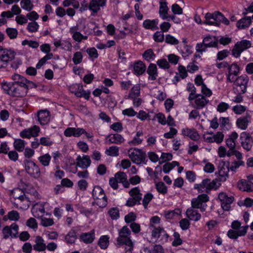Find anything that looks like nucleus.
Returning <instances> with one entry per match:
<instances>
[{
    "instance_id": "obj_1",
    "label": "nucleus",
    "mask_w": 253,
    "mask_h": 253,
    "mask_svg": "<svg viewBox=\"0 0 253 253\" xmlns=\"http://www.w3.org/2000/svg\"><path fill=\"white\" fill-rule=\"evenodd\" d=\"M1 87L5 93L13 97H24L28 92L27 86H23L13 83L3 82Z\"/></svg>"
},
{
    "instance_id": "obj_2",
    "label": "nucleus",
    "mask_w": 253,
    "mask_h": 253,
    "mask_svg": "<svg viewBox=\"0 0 253 253\" xmlns=\"http://www.w3.org/2000/svg\"><path fill=\"white\" fill-rule=\"evenodd\" d=\"M131 232L126 226H123L119 232V237L117 239V245H125V253H131L133 249V244L130 239Z\"/></svg>"
},
{
    "instance_id": "obj_3",
    "label": "nucleus",
    "mask_w": 253,
    "mask_h": 253,
    "mask_svg": "<svg viewBox=\"0 0 253 253\" xmlns=\"http://www.w3.org/2000/svg\"><path fill=\"white\" fill-rule=\"evenodd\" d=\"M205 20L203 22L205 24L218 26L221 22L228 25L229 21L219 11H215L213 13H207L205 15Z\"/></svg>"
},
{
    "instance_id": "obj_4",
    "label": "nucleus",
    "mask_w": 253,
    "mask_h": 253,
    "mask_svg": "<svg viewBox=\"0 0 253 253\" xmlns=\"http://www.w3.org/2000/svg\"><path fill=\"white\" fill-rule=\"evenodd\" d=\"M127 154L133 163L136 165L146 163V154L142 149L131 148L128 150Z\"/></svg>"
},
{
    "instance_id": "obj_5",
    "label": "nucleus",
    "mask_w": 253,
    "mask_h": 253,
    "mask_svg": "<svg viewBox=\"0 0 253 253\" xmlns=\"http://www.w3.org/2000/svg\"><path fill=\"white\" fill-rule=\"evenodd\" d=\"M94 203L100 208H104L107 204L106 195L103 189L99 186H94L92 192Z\"/></svg>"
},
{
    "instance_id": "obj_6",
    "label": "nucleus",
    "mask_w": 253,
    "mask_h": 253,
    "mask_svg": "<svg viewBox=\"0 0 253 253\" xmlns=\"http://www.w3.org/2000/svg\"><path fill=\"white\" fill-rule=\"evenodd\" d=\"M209 201V196L205 194L198 195L197 198H193L191 200V207L195 209H200L201 212L206 210L207 205L203 204Z\"/></svg>"
},
{
    "instance_id": "obj_7",
    "label": "nucleus",
    "mask_w": 253,
    "mask_h": 253,
    "mask_svg": "<svg viewBox=\"0 0 253 253\" xmlns=\"http://www.w3.org/2000/svg\"><path fill=\"white\" fill-rule=\"evenodd\" d=\"M216 182L214 180L211 181L209 178H206L199 184H195L194 188L199 193L208 192L215 186Z\"/></svg>"
},
{
    "instance_id": "obj_8",
    "label": "nucleus",
    "mask_w": 253,
    "mask_h": 253,
    "mask_svg": "<svg viewBox=\"0 0 253 253\" xmlns=\"http://www.w3.org/2000/svg\"><path fill=\"white\" fill-rule=\"evenodd\" d=\"M25 170L27 173L34 178L38 179L41 177V173L39 167L33 161L26 160L25 161Z\"/></svg>"
},
{
    "instance_id": "obj_9",
    "label": "nucleus",
    "mask_w": 253,
    "mask_h": 253,
    "mask_svg": "<svg viewBox=\"0 0 253 253\" xmlns=\"http://www.w3.org/2000/svg\"><path fill=\"white\" fill-rule=\"evenodd\" d=\"M251 45L252 43L251 42L246 40L237 42L232 50V55L236 58L239 57L241 53L243 51L250 48Z\"/></svg>"
},
{
    "instance_id": "obj_10",
    "label": "nucleus",
    "mask_w": 253,
    "mask_h": 253,
    "mask_svg": "<svg viewBox=\"0 0 253 253\" xmlns=\"http://www.w3.org/2000/svg\"><path fill=\"white\" fill-rule=\"evenodd\" d=\"M248 80L249 79L247 76H241L239 77L234 82L236 87H234V89L237 93H245Z\"/></svg>"
},
{
    "instance_id": "obj_11",
    "label": "nucleus",
    "mask_w": 253,
    "mask_h": 253,
    "mask_svg": "<svg viewBox=\"0 0 253 253\" xmlns=\"http://www.w3.org/2000/svg\"><path fill=\"white\" fill-rule=\"evenodd\" d=\"M218 169L220 181H225L229 176L228 173L229 170H230L229 162L220 161L219 163Z\"/></svg>"
},
{
    "instance_id": "obj_12",
    "label": "nucleus",
    "mask_w": 253,
    "mask_h": 253,
    "mask_svg": "<svg viewBox=\"0 0 253 253\" xmlns=\"http://www.w3.org/2000/svg\"><path fill=\"white\" fill-rule=\"evenodd\" d=\"M72 92L78 97H84L88 100L90 97V91H86L83 89V86L78 84H73L70 87Z\"/></svg>"
},
{
    "instance_id": "obj_13",
    "label": "nucleus",
    "mask_w": 253,
    "mask_h": 253,
    "mask_svg": "<svg viewBox=\"0 0 253 253\" xmlns=\"http://www.w3.org/2000/svg\"><path fill=\"white\" fill-rule=\"evenodd\" d=\"M107 0H91L89 5L86 3L85 8H88L94 13H96L100 9L101 7H104L106 5Z\"/></svg>"
},
{
    "instance_id": "obj_14",
    "label": "nucleus",
    "mask_w": 253,
    "mask_h": 253,
    "mask_svg": "<svg viewBox=\"0 0 253 253\" xmlns=\"http://www.w3.org/2000/svg\"><path fill=\"white\" fill-rule=\"evenodd\" d=\"M23 193V191L21 190V189L19 188H16L14 189V190L12 192V193L13 194V197L15 200H17V205H19L20 207V208L22 209H27L29 207V205L27 203L26 205H22L21 204V203L22 202L26 201L27 203L29 202L28 198L26 196L24 193H23L22 195H19V196H16L17 193H20L22 194Z\"/></svg>"
},
{
    "instance_id": "obj_15",
    "label": "nucleus",
    "mask_w": 253,
    "mask_h": 253,
    "mask_svg": "<svg viewBox=\"0 0 253 253\" xmlns=\"http://www.w3.org/2000/svg\"><path fill=\"white\" fill-rule=\"evenodd\" d=\"M18 233V226L15 224H12L10 226H6L2 230L3 238L5 239L10 236L16 237Z\"/></svg>"
},
{
    "instance_id": "obj_16",
    "label": "nucleus",
    "mask_w": 253,
    "mask_h": 253,
    "mask_svg": "<svg viewBox=\"0 0 253 253\" xmlns=\"http://www.w3.org/2000/svg\"><path fill=\"white\" fill-rule=\"evenodd\" d=\"M15 55V52L11 49L3 48L0 46V59L6 64L9 61L13 60Z\"/></svg>"
},
{
    "instance_id": "obj_17",
    "label": "nucleus",
    "mask_w": 253,
    "mask_h": 253,
    "mask_svg": "<svg viewBox=\"0 0 253 253\" xmlns=\"http://www.w3.org/2000/svg\"><path fill=\"white\" fill-rule=\"evenodd\" d=\"M40 130V127L34 126L32 127L26 128L20 133V136L22 138H30L31 137H36L38 135Z\"/></svg>"
},
{
    "instance_id": "obj_18",
    "label": "nucleus",
    "mask_w": 253,
    "mask_h": 253,
    "mask_svg": "<svg viewBox=\"0 0 253 253\" xmlns=\"http://www.w3.org/2000/svg\"><path fill=\"white\" fill-rule=\"evenodd\" d=\"M240 139L243 148L247 151H250L252 147L253 142L250 138L249 133L246 132H242Z\"/></svg>"
},
{
    "instance_id": "obj_19",
    "label": "nucleus",
    "mask_w": 253,
    "mask_h": 253,
    "mask_svg": "<svg viewBox=\"0 0 253 253\" xmlns=\"http://www.w3.org/2000/svg\"><path fill=\"white\" fill-rule=\"evenodd\" d=\"M79 27L78 25L70 28L69 32L72 35L73 39L78 42H80L82 40L87 39V36L82 35L79 31Z\"/></svg>"
},
{
    "instance_id": "obj_20",
    "label": "nucleus",
    "mask_w": 253,
    "mask_h": 253,
    "mask_svg": "<svg viewBox=\"0 0 253 253\" xmlns=\"http://www.w3.org/2000/svg\"><path fill=\"white\" fill-rule=\"evenodd\" d=\"M251 122V117L250 114H247L245 116H241L237 119L236 125L241 129L245 130Z\"/></svg>"
},
{
    "instance_id": "obj_21",
    "label": "nucleus",
    "mask_w": 253,
    "mask_h": 253,
    "mask_svg": "<svg viewBox=\"0 0 253 253\" xmlns=\"http://www.w3.org/2000/svg\"><path fill=\"white\" fill-rule=\"evenodd\" d=\"M77 166L82 169H86L91 164V160L88 155L78 156L76 159Z\"/></svg>"
},
{
    "instance_id": "obj_22",
    "label": "nucleus",
    "mask_w": 253,
    "mask_h": 253,
    "mask_svg": "<svg viewBox=\"0 0 253 253\" xmlns=\"http://www.w3.org/2000/svg\"><path fill=\"white\" fill-rule=\"evenodd\" d=\"M33 215L37 218H41L45 213L44 205L43 203H37L34 205L31 209Z\"/></svg>"
},
{
    "instance_id": "obj_23",
    "label": "nucleus",
    "mask_w": 253,
    "mask_h": 253,
    "mask_svg": "<svg viewBox=\"0 0 253 253\" xmlns=\"http://www.w3.org/2000/svg\"><path fill=\"white\" fill-rule=\"evenodd\" d=\"M228 74H227V82L231 83L233 81V77L232 75L237 76L240 72V68L237 63H234L230 65H228Z\"/></svg>"
},
{
    "instance_id": "obj_24",
    "label": "nucleus",
    "mask_w": 253,
    "mask_h": 253,
    "mask_svg": "<svg viewBox=\"0 0 253 253\" xmlns=\"http://www.w3.org/2000/svg\"><path fill=\"white\" fill-rule=\"evenodd\" d=\"M237 187L242 191L248 192L253 191V183L250 181L242 179L237 183Z\"/></svg>"
},
{
    "instance_id": "obj_25",
    "label": "nucleus",
    "mask_w": 253,
    "mask_h": 253,
    "mask_svg": "<svg viewBox=\"0 0 253 253\" xmlns=\"http://www.w3.org/2000/svg\"><path fill=\"white\" fill-rule=\"evenodd\" d=\"M186 215L189 220L194 221H199L201 217V215L198 210L192 207H190L186 210Z\"/></svg>"
},
{
    "instance_id": "obj_26",
    "label": "nucleus",
    "mask_w": 253,
    "mask_h": 253,
    "mask_svg": "<svg viewBox=\"0 0 253 253\" xmlns=\"http://www.w3.org/2000/svg\"><path fill=\"white\" fill-rule=\"evenodd\" d=\"M38 121L42 125L47 124L50 120V113L46 110H42L38 113Z\"/></svg>"
},
{
    "instance_id": "obj_27",
    "label": "nucleus",
    "mask_w": 253,
    "mask_h": 253,
    "mask_svg": "<svg viewBox=\"0 0 253 253\" xmlns=\"http://www.w3.org/2000/svg\"><path fill=\"white\" fill-rule=\"evenodd\" d=\"M194 108L196 109H202L204 108L209 103V100L206 99L205 97L203 95L198 94L196 100L194 101Z\"/></svg>"
},
{
    "instance_id": "obj_28",
    "label": "nucleus",
    "mask_w": 253,
    "mask_h": 253,
    "mask_svg": "<svg viewBox=\"0 0 253 253\" xmlns=\"http://www.w3.org/2000/svg\"><path fill=\"white\" fill-rule=\"evenodd\" d=\"M35 244L33 245L34 250L38 252H43L46 249V244L42 237L40 236H36L35 240Z\"/></svg>"
},
{
    "instance_id": "obj_29",
    "label": "nucleus",
    "mask_w": 253,
    "mask_h": 253,
    "mask_svg": "<svg viewBox=\"0 0 253 253\" xmlns=\"http://www.w3.org/2000/svg\"><path fill=\"white\" fill-rule=\"evenodd\" d=\"M182 134L184 136L189 137L194 141H197L200 138L198 131L194 128H184L182 130Z\"/></svg>"
},
{
    "instance_id": "obj_30",
    "label": "nucleus",
    "mask_w": 253,
    "mask_h": 253,
    "mask_svg": "<svg viewBox=\"0 0 253 253\" xmlns=\"http://www.w3.org/2000/svg\"><path fill=\"white\" fill-rule=\"evenodd\" d=\"M114 177L116 178L118 182L122 183L125 188H127L129 187V183L127 180L126 173L119 171L115 174Z\"/></svg>"
},
{
    "instance_id": "obj_31",
    "label": "nucleus",
    "mask_w": 253,
    "mask_h": 253,
    "mask_svg": "<svg viewBox=\"0 0 253 253\" xmlns=\"http://www.w3.org/2000/svg\"><path fill=\"white\" fill-rule=\"evenodd\" d=\"M166 0L160 1L159 14L160 17L164 20L169 19L168 11L169 8L167 6V2Z\"/></svg>"
},
{
    "instance_id": "obj_32",
    "label": "nucleus",
    "mask_w": 253,
    "mask_h": 253,
    "mask_svg": "<svg viewBox=\"0 0 253 253\" xmlns=\"http://www.w3.org/2000/svg\"><path fill=\"white\" fill-rule=\"evenodd\" d=\"M147 73L149 75L148 80L151 81L156 80L158 75L156 65L151 63L147 69Z\"/></svg>"
},
{
    "instance_id": "obj_33",
    "label": "nucleus",
    "mask_w": 253,
    "mask_h": 253,
    "mask_svg": "<svg viewBox=\"0 0 253 253\" xmlns=\"http://www.w3.org/2000/svg\"><path fill=\"white\" fill-rule=\"evenodd\" d=\"M95 239L94 231L91 230L88 233H83L80 235V239L85 244L91 243Z\"/></svg>"
},
{
    "instance_id": "obj_34",
    "label": "nucleus",
    "mask_w": 253,
    "mask_h": 253,
    "mask_svg": "<svg viewBox=\"0 0 253 253\" xmlns=\"http://www.w3.org/2000/svg\"><path fill=\"white\" fill-rule=\"evenodd\" d=\"M159 20L158 19H146L143 21V26L146 29H150L155 30L159 29L158 26Z\"/></svg>"
},
{
    "instance_id": "obj_35",
    "label": "nucleus",
    "mask_w": 253,
    "mask_h": 253,
    "mask_svg": "<svg viewBox=\"0 0 253 253\" xmlns=\"http://www.w3.org/2000/svg\"><path fill=\"white\" fill-rule=\"evenodd\" d=\"M146 66L142 61H139L134 64V73L137 76L143 74L146 71Z\"/></svg>"
},
{
    "instance_id": "obj_36",
    "label": "nucleus",
    "mask_w": 253,
    "mask_h": 253,
    "mask_svg": "<svg viewBox=\"0 0 253 253\" xmlns=\"http://www.w3.org/2000/svg\"><path fill=\"white\" fill-rule=\"evenodd\" d=\"M108 137V144H119L124 142L125 139L122 136L118 133L110 135Z\"/></svg>"
},
{
    "instance_id": "obj_37",
    "label": "nucleus",
    "mask_w": 253,
    "mask_h": 253,
    "mask_svg": "<svg viewBox=\"0 0 253 253\" xmlns=\"http://www.w3.org/2000/svg\"><path fill=\"white\" fill-rule=\"evenodd\" d=\"M12 79L14 81L13 83L17 84L23 86H28L27 83L32 84V82L29 81L25 78L18 74H15L12 76Z\"/></svg>"
},
{
    "instance_id": "obj_38",
    "label": "nucleus",
    "mask_w": 253,
    "mask_h": 253,
    "mask_svg": "<svg viewBox=\"0 0 253 253\" xmlns=\"http://www.w3.org/2000/svg\"><path fill=\"white\" fill-rule=\"evenodd\" d=\"M203 43L209 47H216L218 44V41L215 37L208 36L203 40Z\"/></svg>"
},
{
    "instance_id": "obj_39",
    "label": "nucleus",
    "mask_w": 253,
    "mask_h": 253,
    "mask_svg": "<svg viewBox=\"0 0 253 253\" xmlns=\"http://www.w3.org/2000/svg\"><path fill=\"white\" fill-rule=\"evenodd\" d=\"M128 194L131 198H132L135 201L140 203L142 199V194L138 187H136L132 188L129 192Z\"/></svg>"
},
{
    "instance_id": "obj_40",
    "label": "nucleus",
    "mask_w": 253,
    "mask_h": 253,
    "mask_svg": "<svg viewBox=\"0 0 253 253\" xmlns=\"http://www.w3.org/2000/svg\"><path fill=\"white\" fill-rule=\"evenodd\" d=\"M150 227L151 228V236L154 239H158L161 235L164 232L163 228L160 226L156 227L153 224H150Z\"/></svg>"
},
{
    "instance_id": "obj_41",
    "label": "nucleus",
    "mask_w": 253,
    "mask_h": 253,
    "mask_svg": "<svg viewBox=\"0 0 253 253\" xmlns=\"http://www.w3.org/2000/svg\"><path fill=\"white\" fill-rule=\"evenodd\" d=\"M238 137V134L234 131L229 135V138L226 139V146L229 148H235V140Z\"/></svg>"
},
{
    "instance_id": "obj_42",
    "label": "nucleus",
    "mask_w": 253,
    "mask_h": 253,
    "mask_svg": "<svg viewBox=\"0 0 253 253\" xmlns=\"http://www.w3.org/2000/svg\"><path fill=\"white\" fill-rule=\"evenodd\" d=\"M252 22L250 17H246L239 20L237 23V27L239 29H244L248 27Z\"/></svg>"
},
{
    "instance_id": "obj_43",
    "label": "nucleus",
    "mask_w": 253,
    "mask_h": 253,
    "mask_svg": "<svg viewBox=\"0 0 253 253\" xmlns=\"http://www.w3.org/2000/svg\"><path fill=\"white\" fill-rule=\"evenodd\" d=\"M77 239L76 232L71 229L65 236V241L67 244H73Z\"/></svg>"
},
{
    "instance_id": "obj_44",
    "label": "nucleus",
    "mask_w": 253,
    "mask_h": 253,
    "mask_svg": "<svg viewBox=\"0 0 253 253\" xmlns=\"http://www.w3.org/2000/svg\"><path fill=\"white\" fill-rule=\"evenodd\" d=\"M109 237L108 235H103L100 237L98 241V245L101 249H106L109 246Z\"/></svg>"
},
{
    "instance_id": "obj_45",
    "label": "nucleus",
    "mask_w": 253,
    "mask_h": 253,
    "mask_svg": "<svg viewBox=\"0 0 253 253\" xmlns=\"http://www.w3.org/2000/svg\"><path fill=\"white\" fill-rule=\"evenodd\" d=\"M51 159V157L48 153L41 156L38 158L41 164L44 167H48L49 165Z\"/></svg>"
},
{
    "instance_id": "obj_46",
    "label": "nucleus",
    "mask_w": 253,
    "mask_h": 253,
    "mask_svg": "<svg viewBox=\"0 0 253 253\" xmlns=\"http://www.w3.org/2000/svg\"><path fill=\"white\" fill-rule=\"evenodd\" d=\"M25 141L21 139H17L14 140L13 145L14 148L19 152H22L25 148Z\"/></svg>"
},
{
    "instance_id": "obj_47",
    "label": "nucleus",
    "mask_w": 253,
    "mask_h": 253,
    "mask_svg": "<svg viewBox=\"0 0 253 253\" xmlns=\"http://www.w3.org/2000/svg\"><path fill=\"white\" fill-rule=\"evenodd\" d=\"M181 213V211L180 209H176L174 210L165 211V216L167 219H171L176 215H180Z\"/></svg>"
},
{
    "instance_id": "obj_48",
    "label": "nucleus",
    "mask_w": 253,
    "mask_h": 253,
    "mask_svg": "<svg viewBox=\"0 0 253 253\" xmlns=\"http://www.w3.org/2000/svg\"><path fill=\"white\" fill-rule=\"evenodd\" d=\"M106 154L112 157H117L119 155V147L116 146L110 147L106 150Z\"/></svg>"
},
{
    "instance_id": "obj_49",
    "label": "nucleus",
    "mask_w": 253,
    "mask_h": 253,
    "mask_svg": "<svg viewBox=\"0 0 253 253\" xmlns=\"http://www.w3.org/2000/svg\"><path fill=\"white\" fill-rule=\"evenodd\" d=\"M218 198L221 202L232 204L234 201V197H228L225 193H220L218 195Z\"/></svg>"
},
{
    "instance_id": "obj_50",
    "label": "nucleus",
    "mask_w": 253,
    "mask_h": 253,
    "mask_svg": "<svg viewBox=\"0 0 253 253\" xmlns=\"http://www.w3.org/2000/svg\"><path fill=\"white\" fill-rule=\"evenodd\" d=\"M20 5L23 9L28 11H31L34 6L31 0H22L20 2Z\"/></svg>"
},
{
    "instance_id": "obj_51",
    "label": "nucleus",
    "mask_w": 253,
    "mask_h": 253,
    "mask_svg": "<svg viewBox=\"0 0 253 253\" xmlns=\"http://www.w3.org/2000/svg\"><path fill=\"white\" fill-rule=\"evenodd\" d=\"M144 58L147 61L153 60L155 58V54L152 49L146 50L143 54Z\"/></svg>"
},
{
    "instance_id": "obj_52",
    "label": "nucleus",
    "mask_w": 253,
    "mask_h": 253,
    "mask_svg": "<svg viewBox=\"0 0 253 253\" xmlns=\"http://www.w3.org/2000/svg\"><path fill=\"white\" fill-rule=\"evenodd\" d=\"M245 163L243 161H235L229 165V168L231 171L236 172V170L241 166H244Z\"/></svg>"
},
{
    "instance_id": "obj_53",
    "label": "nucleus",
    "mask_w": 253,
    "mask_h": 253,
    "mask_svg": "<svg viewBox=\"0 0 253 253\" xmlns=\"http://www.w3.org/2000/svg\"><path fill=\"white\" fill-rule=\"evenodd\" d=\"M140 88L139 85H134L131 89L129 95V98H134L135 96H138L140 94Z\"/></svg>"
},
{
    "instance_id": "obj_54",
    "label": "nucleus",
    "mask_w": 253,
    "mask_h": 253,
    "mask_svg": "<svg viewBox=\"0 0 253 253\" xmlns=\"http://www.w3.org/2000/svg\"><path fill=\"white\" fill-rule=\"evenodd\" d=\"M156 188L160 193L165 194L167 193V187L163 182H159L156 183Z\"/></svg>"
},
{
    "instance_id": "obj_55",
    "label": "nucleus",
    "mask_w": 253,
    "mask_h": 253,
    "mask_svg": "<svg viewBox=\"0 0 253 253\" xmlns=\"http://www.w3.org/2000/svg\"><path fill=\"white\" fill-rule=\"evenodd\" d=\"M39 25L37 22L33 21L28 23L27 29L29 32L31 33H35L38 31Z\"/></svg>"
},
{
    "instance_id": "obj_56",
    "label": "nucleus",
    "mask_w": 253,
    "mask_h": 253,
    "mask_svg": "<svg viewBox=\"0 0 253 253\" xmlns=\"http://www.w3.org/2000/svg\"><path fill=\"white\" fill-rule=\"evenodd\" d=\"M224 137V135L222 132H217L213 135V142H216L217 144L221 143L223 140Z\"/></svg>"
},
{
    "instance_id": "obj_57",
    "label": "nucleus",
    "mask_w": 253,
    "mask_h": 253,
    "mask_svg": "<svg viewBox=\"0 0 253 253\" xmlns=\"http://www.w3.org/2000/svg\"><path fill=\"white\" fill-rule=\"evenodd\" d=\"M53 57V54H46L43 57H42L37 63L36 68L39 69L42 66L46 61L51 59Z\"/></svg>"
},
{
    "instance_id": "obj_58",
    "label": "nucleus",
    "mask_w": 253,
    "mask_h": 253,
    "mask_svg": "<svg viewBox=\"0 0 253 253\" xmlns=\"http://www.w3.org/2000/svg\"><path fill=\"white\" fill-rule=\"evenodd\" d=\"M6 32L10 39H15L18 35V31L15 28H8L6 29Z\"/></svg>"
},
{
    "instance_id": "obj_59",
    "label": "nucleus",
    "mask_w": 253,
    "mask_h": 253,
    "mask_svg": "<svg viewBox=\"0 0 253 253\" xmlns=\"http://www.w3.org/2000/svg\"><path fill=\"white\" fill-rule=\"evenodd\" d=\"M174 240L172 243L173 246L176 247L180 245L182 243V241L180 237V235L178 232H174L173 233Z\"/></svg>"
},
{
    "instance_id": "obj_60",
    "label": "nucleus",
    "mask_w": 253,
    "mask_h": 253,
    "mask_svg": "<svg viewBox=\"0 0 253 253\" xmlns=\"http://www.w3.org/2000/svg\"><path fill=\"white\" fill-rule=\"evenodd\" d=\"M108 214L113 220L117 219L119 217V211L116 208L111 209L108 211Z\"/></svg>"
},
{
    "instance_id": "obj_61",
    "label": "nucleus",
    "mask_w": 253,
    "mask_h": 253,
    "mask_svg": "<svg viewBox=\"0 0 253 253\" xmlns=\"http://www.w3.org/2000/svg\"><path fill=\"white\" fill-rule=\"evenodd\" d=\"M26 225L29 228L34 230L38 228V223L36 220L33 217H30L28 219L26 223Z\"/></svg>"
},
{
    "instance_id": "obj_62",
    "label": "nucleus",
    "mask_w": 253,
    "mask_h": 253,
    "mask_svg": "<svg viewBox=\"0 0 253 253\" xmlns=\"http://www.w3.org/2000/svg\"><path fill=\"white\" fill-rule=\"evenodd\" d=\"M137 118L141 121H144L146 119L150 120L151 119L150 113H146L145 111L141 110L137 115Z\"/></svg>"
},
{
    "instance_id": "obj_63",
    "label": "nucleus",
    "mask_w": 253,
    "mask_h": 253,
    "mask_svg": "<svg viewBox=\"0 0 253 253\" xmlns=\"http://www.w3.org/2000/svg\"><path fill=\"white\" fill-rule=\"evenodd\" d=\"M154 40L157 42H161L164 40V35L161 31H157L153 35Z\"/></svg>"
},
{
    "instance_id": "obj_64",
    "label": "nucleus",
    "mask_w": 253,
    "mask_h": 253,
    "mask_svg": "<svg viewBox=\"0 0 253 253\" xmlns=\"http://www.w3.org/2000/svg\"><path fill=\"white\" fill-rule=\"evenodd\" d=\"M165 42L168 44L172 45H176L179 43V41L176 39L169 34L166 35Z\"/></svg>"
}]
</instances>
